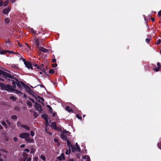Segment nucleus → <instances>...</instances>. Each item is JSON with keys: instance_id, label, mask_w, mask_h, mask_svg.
Wrapping results in <instances>:
<instances>
[{"instance_id": "f257e3e1", "label": "nucleus", "mask_w": 161, "mask_h": 161, "mask_svg": "<svg viewBox=\"0 0 161 161\" xmlns=\"http://www.w3.org/2000/svg\"><path fill=\"white\" fill-rule=\"evenodd\" d=\"M0 88L2 90H5L8 92H14L15 90L13 86L8 85H5L0 82Z\"/></svg>"}, {"instance_id": "f03ea898", "label": "nucleus", "mask_w": 161, "mask_h": 161, "mask_svg": "<svg viewBox=\"0 0 161 161\" xmlns=\"http://www.w3.org/2000/svg\"><path fill=\"white\" fill-rule=\"evenodd\" d=\"M67 143L69 147V148H71L72 152H74L75 150L80 152L81 151L79 145L75 147H74L73 145L70 142L68 139H66Z\"/></svg>"}, {"instance_id": "7ed1b4c3", "label": "nucleus", "mask_w": 161, "mask_h": 161, "mask_svg": "<svg viewBox=\"0 0 161 161\" xmlns=\"http://www.w3.org/2000/svg\"><path fill=\"white\" fill-rule=\"evenodd\" d=\"M30 136V134L28 133L24 132L20 134L19 135V137L22 139H25L27 137Z\"/></svg>"}, {"instance_id": "20e7f679", "label": "nucleus", "mask_w": 161, "mask_h": 161, "mask_svg": "<svg viewBox=\"0 0 161 161\" xmlns=\"http://www.w3.org/2000/svg\"><path fill=\"white\" fill-rule=\"evenodd\" d=\"M14 79L15 80L16 82V85L18 87V88L20 89V91L22 90V89L23 86V84L21 82H23L22 81H20L18 80L16 78H14Z\"/></svg>"}, {"instance_id": "39448f33", "label": "nucleus", "mask_w": 161, "mask_h": 161, "mask_svg": "<svg viewBox=\"0 0 161 161\" xmlns=\"http://www.w3.org/2000/svg\"><path fill=\"white\" fill-rule=\"evenodd\" d=\"M35 108L39 112L42 113V111L43 110L42 108L41 105L37 102L35 103Z\"/></svg>"}, {"instance_id": "423d86ee", "label": "nucleus", "mask_w": 161, "mask_h": 161, "mask_svg": "<svg viewBox=\"0 0 161 161\" xmlns=\"http://www.w3.org/2000/svg\"><path fill=\"white\" fill-rule=\"evenodd\" d=\"M3 76L6 78H8L12 79H14V78L13 75H12L10 74L5 71H4Z\"/></svg>"}, {"instance_id": "0eeeda50", "label": "nucleus", "mask_w": 161, "mask_h": 161, "mask_svg": "<svg viewBox=\"0 0 161 161\" xmlns=\"http://www.w3.org/2000/svg\"><path fill=\"white\" fill-rule=\"evenodd\" d=\"M25 141L28 143H34V140L33 137L31 138L30 136L27 137L25 139Z\"/></svg>"}, {"instance_id": "6e6552de", "label": "nucleus", "mask_w": 161, "mask_h": 161, "mask_svg": "<svg viewBox=\"0 0 161 161\" xmlns=\"http://www.w3.org/2000/svg\"><path fill=\"white\" fill-rule=\"evenodd\" d=\"M157 67L153 68V70L155 72H158L160 70H161V65L160 63L159 62H157Z\"/></svg>"}, {"instance_id": "1a4fd4ad", "label": "nucleus", "mask_w": 161, "mask_h": 161, "mask_svg": "<svg viewBox=\"0 0 161 161\" xmlns=\"http://www.w3.org/2000/svg\"><path fill=\"white\" fill-rule=\"evenodd\" d=\"M57 124L56 122H52L51 123V124L50 125L51 127H52L53 129L55 130H60V128L59 127H57Z\"/></svg>"}, {"instance_id": "9d476101", "label": "nucleus", "mask_w": 161, "mask_h": 161, "mask_svg": "<svg viewBox=\"0 0 161 161\" xmlns=\"http://www.w3.org/2000/svg\"><path fill=\"white\" fill-rule=\"evenodd\" d=\"M25 66L28 69H32L33 67L31 63L28 61H27L25 64H24Z\"/></svg>"}, {"instance_id": "9b49d317", "label": "nucleus", "mask_w": 161, "mask_h": 161, "mask_svg": "<svg viewBox=\"0 0 161 161\" xmlns=\"http://www.w3.org/2000/svg\"><path fill=\"white\" fill-rule=\"evenodd\" d=\"M11 8L10 7H8L7 8H4L3 10V13L4 14H8L10 11Z\"/></svg>"}, {"instance_id": "f8f14e48", "label": "nucleus", "mask_w": 161, "mask_h": 161, "mask_svg": "<svg viewBox=\"0 0 161 161\" xmlns=\"http://www.w3.org/2000/svg\"><path fill=\"white\" fill-rule=\"evenodd\" d=\"M44 65L43 64H42L40 65V66H37L38 69H40L42 72H44L45 73L46 72V70L43 67Z\"/></svg>"}, {"instance_id": "ddd939ff", "label": "nucleus", "mask_w": 161, "mask_h": 161, "mask_svg": "<svg viewBox=\"0 0 161 161\" xmlns=\"http://www.w3.org/2000/svg\"><path fill=\"white\" fill-rule=\"evenodd\" d=\"M6 48H8V47H11L12 44L11 41L9 40V39H8L6 40Z\"/></svg>"}, {"instance_id": "4468645a", "label": "nucleus", "mask_w": 161, "mask_h": 161, "mask_svg": "<svg viewBox=\"0 0 161 161\" xmlns=\"http://www.w3.org/2000/svg\"><path fill=\"white\" fill-rule=\"evenodd\" d=\"M57 159L60 160H61L62 159H64L65 158L64 157V154L63 153H62L61 155L57 157Z\"/></svg>"}, {"instance_id": "2eb2a0df", "label": "nucleus", "mask_w": 161, "mask_h": 161, "mask_svg": "<svg viewBox=\"0 0 161 161\" xmlns=\"http://www.w3.org/2000/svg\"><path fill=\"white\" fill-rule=\"evenodd\" d=\"M33 41L36 43V45L38 47L39 46V39L38 38H35L33 40Z\"/></svg>"}, {"instance_id": "dca6fc26", "label": "nucleus", "mask_w": 161, "mask_h": 161, "mask_svg": "<svg viewBox=\"0 0 161 161\" xmlns=\"http://www.w3.org/2000/svg\"><path fill=\"white\" fill-rule=\"evenodd\" d=\"M39 49L40 50L44 53H47L48 52V50L42 47H40Z\"/></svg>"}, {"instance_id": "f3484780", "label": "nucleus", "mask_w": 161, "mask_h": 161, "mask_svg": "<svg viewBox=\"0 0 161 161\" xmlns=\"http://www.w3.org/2000/svg\"><path fill=\"white\" fill-rule=\"evenodd\" d=\"M8 50H5L2 49V48H0V54L1 55L5 54L7 53H8Z\"/></svg>"}, {"instance_id": "a211bd4d", "label": "nucleus", "mask_w": 161, "mask_h": 161, "mask_svg": "<svg viewBox=\"0 0 161 161\" xmlns=\"http://www.w3.org/2000/svg\"><path fill=\"white\" fill-rule=\"evenodd\" d=\"M47 107L48 108V112L50 113H53V109L49 105H47Z\"/></svg>"}, {"instance_id": "6ab92c4d", "label": "nucleus", "mask_w": 161, "mask_h": 161, "mask_svg": "<svg viewBox=\"0 0 161 161\" xmlns=\"http://www.w3.org/2000/svg\"><path fill=\"white\" fill-rule=\"evenodd\" d=\"M21 127L24 128V129L27 130H30V127L26 125H21Z\"/></svg>"}, {"instance_id": "aec40b11", "label": "nucleus", "mask_w": 161, "mask_h": 161, "mask_svg": "<svg viewBox=\"0 0 161 161\" xmlns=\"http://www.w3.org/2000/svg\"><path fill=\"white\" fill-rule=\"evenodd\" d=\"M14 92L17 94H19V95H20L21 94H23V93L22 92H21L19 91V90H16V89H15L14 90Z\"/></svg>"}, {"instance_id": "412c9836", "label": "nucleus", "mask_w": 161, "mask_h": 161, "mask_svg": "<svg viewBox=\"0 0 161 161\" xmlns=\"http://www.w3.org/2000/svg\"><path fill=\"white\" fill-rule=\"evenodd\" d=\"M2 124L4 127L5 129H7L8 128V125H7L6 122L4 121H2L1 122Z\"/></svg>"}, {"instance_id": "4be33fe9", "label": "nucleus", "mask_w": 161, "mask_h": 161, "mask_svg": "<svg viewBox=\"0 0 161 161\" xmlns=\"http://www.w3.org/2000/svg\"><path fill=\"white\" fill-rule=\"evenodd\" d=\"M11 81H12V84L13 85V87H14V88H16V81H15L14 80H11Z\"/></svg>"}, {"instance_id": "5701e85b", "label": "nucleus", "mask_w": 161, "mask_h": 161, "mask_svg": "<svg viewBox=\"0 0 161 161\" xmlns=\"http://www.w3.org/2000/svg\"><path fill=\"white\" fill-rule=\"evenodd\" d=\"M22 156L24 157L25 160L24 161H25L28 158V154L26 153H23L22 154Z\"/></svg>"}, {"instance_id": "b1692460", "label": "nucleus", "mask_w": 161, "mask_h": 161, "mask_svg": "<svg viewBox=\"0 0 161 161\" xmlns=\"http://www.w3.org/2000/svg\"><path fill=\"white\" fill-rule=\"evenodd\" d=\"M14 110L17 111H20L21 110V108L19 106H16L14 107Z\"/></svg>"}, {"instance_id": "393cba45", "label": "nucleus", "mask_w": 161, "mask_h": 161, "mask_svg": "<svg viewBox=\"0 0 161 161\" xmlns=\"http://www.w3.org/2000/svg\"><path fill=\"white\" fill-rule=\"evenodd\" d=\"M42 117L45 120L47 119V115L46 114H43L42 115Z\"/></svg>"}, {"instance_id": "a878e982", "label": "nucleus", "mask_w": 161, "mask_h": 161, "mask_svg": "<svg viewBox=\"0 0 161 161\" xmlns=\"http://www.w3.org/2000/svg\"><path fill=\"white\" fill-rule=\"evenodd\" d=\"M65 109L67 111L70 112L72 111V109L71 108H70V107L69 106H66L65 108Z\"/></svg>"}, {"instance_id": "bb28decb", "label": "nucleus", "mask_w": 161, "mask_h": 161, "mask_svg": "<svg viewBox=\"0 0 161 161\" xmlns=\"http://www.w3.org/2000/svg\"><path fill=\"white\" fill-rule=\"evenodd\" d=\"M10 98L14 102L16 100L17 97L14 96H12L10 97Z\"/></svg>"}, {"instance_id": "cd10ccee", "label": "nucleus", "mask_w": 161, "mask_h": 161, "mask_svg": "<svg viewBox=\"0 0 161 161\" xmlns=\"http://www.w3.org/2000/svg\"><path fill=\"white\" fill-rule=\"evenodd\" d=\"M4 21L6 23L8 24L9 23L10 20L8 18H5L4 19Z\"/></svg>"}, {"instance_id": "c85d7f7f", "label": "nucleus", "mask_w": 161, "mask_h": 161, "mask_svg": "<svg viewBox=\"0 0 161 161\" xmlns=\"http://www.w3.org/2000/svg\"><path fill=\"white\" fill-rule=\"evenodd\" d=\"M11 118L13 119L16 120L17 119V116L16 115H13L11 116Z\"/></svg>"}, {"instance_id": "c756f323", "label": "nucleus", "mask_w": 161, "mask_h": 161, "mask_svg": "<svg viewBox=\"0 0 161 161\" xmlns=\"http://www.w3.org/2000/svg\"><path fill=\"white\" fill-rule=\"evenodd\" d=\"M23 84V86L26 89H27L28 87H29L26 84H25L24 82H21Z\"/></svg>"}, {"instance_id": "7c9ffc66", "label": "nucleus", "mask_w": 161, "mask_h": 161, "mask_svg": "<svg viewBox=\"0 0 161 161\" xmlns=\"http://www.w3.org/2000/svg\"><path fill=\"white\" fill-rule=\"evenodd\" d=\"M70 152H71V150H70V148H69V151H68V150L67 149L66 151L65 152V154L66 155L69 154L70 153Z\"/></svg>"}, {"instance_id": "2f4dec72", "label": "nucleus", "mask_w": 161, "mask_h": 161, "mask_svg": "<svg viewBox=\"0 0 161 161\" xmlns=\"http://www.w3.org/2000/svg\"><path fill=\"white\" fill-rule=\"evenodd\" d=\"M26 104L30 107H31L32 105L31 103L29 101H27L26 102Z\"/></svg>"}, {"instance_id": "473e14b6", "label": "nucleus", "mask_w": 161, "mask_h": 161, "mask_svg": "<svg viewBox=\"0 0 161 161\" xmlns=\"http://www.w3.org/2000/svg\"><path fill=\"white\" fill-rule=\"evenodd\" d=\"M8 53H12V54H18L19 55H20L19 54V53H18L14 52H13L12 51H11L8 50Z\"/></svg>"}, {"instance_id": "72a5a7b5", "label": "nucleus", "mask_w": 161, "mask_h": 161, "mask_svg": "<svg viewBox=\"0 0 161 161\" xmlns=\"http://www.w3.org/2000/svg\"><path fill=\"white\" fill-rule=\"evenodd\" d=\"M26 91L30 94H31V92H32V91L29 87H28V89H26Z\"/></svg>"}, {"instance_id": "f704fd0d", "label": "nucleus", "mask_w": 161, "mask_h": 161, "mask_svg": "<svg viewBox=\"0 0 161 161\" xmlns=\"http://www.w3.org/2000/svg\"><path fill=\"white\" fill-rule=\"evenodd\" d=\"M76 117L78 119H79L80 120H81L82 119V118L81 116L80 115V114H76Z\"/></svg>"}, {"instance_id": "c9c22d12", "label": "nucleus", "mask_w": 161, "mask_h": 161, "mask_svg": "<svg viewBox=\"0 0 161 161\" xmlns=\"http://www.w3.org/2000/svg\"><path fill=\"white\" fill-rule=\"evenodd\" d=\"M49 72L50 74H53L54 73V70L53 69H50Z\"/></svg>"}, {"instance_id": "e433bc0d", "label": "nucleus", "mask_w": 161, "mask_h": 161, "mask_svg": "<svg viewBox=\"0 0 161 161\" xmlns=\"http://www.w3.org/2000/svg\"><path fill=\"white\" fill-rule=\"evenodd\" d=\"M9 1L8 0H6L5 1L4 3V6H7L8 3Z\"/></svg>"}, {"instance_id": "4c0bfd02", "label": "nucleus", "mask_w": 161, "mask_h": 161, "mask_svg": "<svg viewBox=\"0 0 161 161\" xmlns=\"http://www.w3.org/2000/svg\"><path fill=\"white\" fill-rule=\"evenodd\" d=\"M17 126L19 127V126H21V125H22L21 124V123L19 121H18L17 123Z\"/></svg>"}, {"instance_id": "58836bf2", "label": "nucleus", "mask_w": 161, "mask_h": 161, "mask_svg": "<svg viewBox=\"0 0 161 161\" xmlns=\"http://www.w3.org/2000/svg\"><path fill=\"white\" fill-rule=\"evenodd\" d=\"M161 42V41L160 39H159L157 41L156 44L157 45H159L160 43Z\"/></svg>"}, {"instance_id": "ea45409f", "label": "nucleus", "mask_w": 161, "mask_h": 161, "mask_svg": "<svg viewBox=\"0 0 161 161\" xmlns=\"http://www.w3.org/2000/svg\"><path fill=\"white\" fill-rule=\"evenodd\" d=\"M41 158L44 161H45V159H46V158H45V156L44 155H41Z\"/></svg>"}, {"instance_id": "a19ab883", "label": "nucleus", "mask_w": 161, "mask_h": 161, "mask_svg": "<svg viewBox=\"0 0 161 161\" xmlns=\"http://www.w3.org/2000/svg\"><path fill=\"white\" fill-rule=\"evenodd\" d=\"M38 97L40 99L39 100V102H40V101L43 102L44 101V99L43 97Z\"/></svg>"}, {"instance_id": "79ce46f5", "label": "nucleus", "mask_w": 161, "mask_h": 161, "mask_svg": "<svg viewBox=\"0 0 161 161\" xmlns=\"http://www.w3.org/2000/svg\"><path fill=\"white\" fill-rule=\"evenodd\" d=\"M30 134L32 136H33L35 135V132L33 130H31V131Z\"/></svg>"}, {"instance_id": "37998d69", "label": "nucleus", "mask_w": 161, "mask_h": 161, "mask_svg": "<svg viewBox=\"0 0 161 161\" xmlns=\"http://www.w3.org/2000/svg\"><path fill=\"white\" fill-rule=\"evenodd\" d=\"M4 71H3V70L0 69V75H2L3 76V73Z\"/></svg>"}, {"instance_id": "c03bdc74", "label": "nucleus", "mask_w": 161, "mask_h": 161, "mask_svg": "<svg viewBox=\"0 0 161 161\" xmlns=\"http://www.w3.org/2000/svg\"><path fill=\"white\" fill-rule=\"evenodd\" d=\"M12 67L16 69H17L18 68V67L17 65H15L14 64L12 65Z\"/></svg>"}, {"instance_id": "a18cd8bd", "label": "nucleus", "mask_w": 161, "mask_h": 161, "mask_svg": "<svg viewBox=\"0 0 161 161\" xmlns=\"http://www.w3.org/2000/svg\"><path fill=\"white\" fill-rule=\"evenodd\" d=\"M31 64L32 66H33L35 67H37V66H38V65L35 63H33Z\"/></svg>"}, {"instance_id": "49530a36", "label": "nucleus", "mask_w": 161, "mask_h": 161, "mask_svg": "<svg viewBox=\"0 0 161 161\" xmlns=\"http://www.w3.org/2000/svg\"><path fill=\"white\" fill-rule=\"evenodd\" d=\"M38 115H37V113L36 112H34V117L36 118L37 116Z\"/></svg>"}, {"instance_id": "de8ad7c7", "label": "nucleus", "mask_w": 161, "mask_h": 161, "mask_svg": "<svg viewBox=\"0 0 161 161\" xmlns=\"http://www.w3.org/2000/svg\"><path fill=\"white\" fill-rule=\"evenodd\" d=\"M150 39H149V38H147L146 39V42L147 43H148L150 42Z\"/></svg>"}, {"instance_id": "09e8293b", "label": "nucleus", "mask_w": 161, "mask_h": 161, "mask_svg": "<svg viewBox=\"0 0 161 161\" xmlns=\"http://www.w3.org/2000/svg\"><path fill=\"white\" fill-rule=\"evenodd\" d=\"M61 137L62 138H66V136H65L64 134H62L61 135Z\"/></svg>"}, {"instance_id": "8fccbe9b", "label": "nucleus", "mask_w": 161, "mask_h": 161, "mask_svg": "<svg viewBox=\"0 0 161 161\" xmlns=\"http://www.w3.org/2000/svg\"><path fill=\"white\" fill-rule=\"evenodd\" d=\"M52 66L53 67H56L57 66V64L56 63L52 64Z\"/></svg>"}, {"instance_id": "3c124183", "label": "nucleus", "mask_w": 161, "mask_h": 161, "mask_svg": "<svg viewBox=\"0 0 161 161\" xmlns=\"http://www.w3.org/2000/svg\"><path fill=\"white\" fill-rule=\"evenodd\" d=\"M13 139H14V141L15 142H17V140H18V138L17 137H14V138H13Z\"/></svg>"}, {"instance_id": "603ef678", "label": "nucleus", "mask_w": 161, "mask_h": 161, "mask_svg": "<svg viewBox=\"0 0 161 161\" xmlns=\"http://www.w3.org/2000/svg\"><path fill=\"white\" fill-rule=\"evenodd\" d=\"M21 58H22V59L24 62V64H25V63L27 62V61H26L25 60L24 58L21 56Z\"/></svg>"}, {"instance_id": "864d4df0", "label": "nucleus", "mask_w": 161, "mask_h": 161, "mask_svg": "<svg viewBox=\"0 0 161 161\" xmlns=\"http://www.w3.org/2000/svg\"><path fill=\"white\" fill-rule=\"evenodd\" d=\"M24 151H25V152H26L27 153H29V152H30V150L29 149H27V148H26V149H25L24 150Z\"/></svg>"}, {"instance_id": "5fc2aeb1", "label": "nucleus", "mask_w": 161, "mask_h": 161, "mask_svg": "<svg viewBox=\"0 0 161 161\" xmlns=\"http://www.w3.org/2000/svg\"><path fill=\"white\" fill-rule=\"evenodd\" d=\"M158 15L159 17L161 16V10L158 13Z\"/></svg>"}, {"instance_id": "6e6d98bb", "label": "nucleus", "mask_w": 161, "mask_h": 161, "mask_svg": "<svg viewBox=\"0 0 161 161\" xmlns=\"http://www.w3.org/2000/svg\"><path fill=\"white\" fill-rule=\"evenodd\" d=\"M3 2L2 0H0V6H1L3 5Z\"/></svg>"}, {"instance_id": "4d7b16f0", "label": "nucleus", "mask_w": 161, "mask_h": 161, "mask_svg": "<svg viewBox=\"0 0 161 161\" xmlns=\"http://www.w3.org/2000/svg\"><path fill=\"white\" fill-rule=\"evenodd\" d=\"M27 160L26 161H31V157H29V158H27Z\"/></svg>"}, {"instance_id": "13d9d810", "label": "nucleus", "mask_w": 161, "mask_h": 161, "mask_svg": "<svg viewBox=\"0 0 161 161\" xmlns=\"http://www.w3.org/2000/svg\"><path fill=\"white\" fill-rule=\"evenodd\" d=\"M6 122H7V124L8 125H11V123L8 120H7Z\"/></svg>"}, {"instance_id": "bf43d9fd", "label": "nucleus", "mask_w": 161, "mask_h": 161, "mask_svg": "<svg viewBox=\"0 0 161 161\" xmlns=\"http://www.w3.org/2000/svg\"><path fill=\"white\" fill-rule=\"evenodd\" d=\"M158 147L159 148L161 149V143L160 144H158Z\"/></svg>"}, {"instance_id": "052dcab7", "label": "nucleus", "mask_w": 161, "mask_h": 161, "mask_svg": "<svg viewBox=\"0 0 161 161\" xmlns=\"http://www.w3.org/2000/svg\"><path fill=\"white\" fill-rule=\"evenodd\" d=\"M56 62V59L55 58H54L52 60V62L53 63H55Z\"/></svg>"}, {"instance_id": "680f3d73", "label": "nucleus", "mask_w": 161, "mask_h": 161, "mask_svg": "<svg viewBox=\"0 0 161 161\" xmlns=\"http://www.w3.org/2000/svg\"><path fill=\"white\" fill-rule=\"evenodd\" d=\"M17 0H10L11 2L12 3H14V2H16V1Z\"/></svg>"}, {"instance_id": "e2e57ef3", "label": "nucleus", "mask_w": 161, "mask_h": 161, "mask_svg": "<svg viewBox=\"0 0 161 161\" xmlns=\"http://www.w3.org/2000/svg\"><path fill=\"white\" fill-rule=\"evenodd\" d=\"M25 147V145L22 144L20 146V148H23Z\"/></svg>"}, {"instance_id": "0e129e2a", "label": "nucleus", "mask_w": 161, "mask_h": 161, "mask_svg": "<svg viewBox=\"0 0 161 161\" xmlns=\"http://www.w3.org/2000/svg\"><path fill=\"white\" fill-rule=\"evenodd\" d=\"M54 140L55 142H58V139L56 138H54Z\"/></svg>"}, {"instance_id": "69168bd1", "label": "nucleus", "mask_w": 161, "mask_h": 161, "mask_svg": "<svg viewBox=\"0 0 161 161\" xmlns=\"http://www.w3.org/2000/svg\"><path fill=\"white\" fill-rule=\"evenodd\" d=\"M26 45L29 48H31V47L30 46H29L27 43H26Z\"/></svg>"}, {"instance_id": "338daca9", "label": "nucleus", "mask_w": 161, "mask_h": 161, "mask_svg": "<svg viewBox=\"0 0 161 161\" xmlns=\"http://www.w3.org/2000/svg\"><path fill=\"white\" fill-rule=\"evenodd\" d=\"M31 30L32 32L33 33H36L34 31V30L33 29L31 28Z\"/></svg>"}, {"instance_id": "774afa93", "label": "nucleus", "mask_w": 161, "mask_h": 161, "mask_svg": "<svg viewBox=\"0 0 161 161\" xmlns=\"http://www.w3.org/2000/svg\"><path fill=\"white\" fill-rule=\"evenodd\" d=\"M37 160H38V158L37 157H35L34 158V160L35 161H37Z\"/></svg>"}]
</instances>
